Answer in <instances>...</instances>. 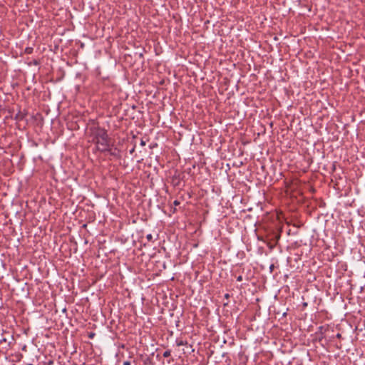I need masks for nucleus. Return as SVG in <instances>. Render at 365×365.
<instances>
[{
    "label": "nucleus",
    "mask_w": 365,
    "mask_h": 365,
    "mask_svg": "<svg viewBox=\"0 0 365 365\" xmlns=\"http://www.w3.org/2000/svg\"><path fill=\"white\" fill-rule=\"evenodd\" d=\"M93 138V142L96 145V149L101 152L110 151V138L107 130L100 126H95L91 128Z\"/></svg>",
    "instance_id": "obj_1"
},
{
    "label": "nucleus",
    "mask_w": 365,
    "mask_h": 365,
    "mask_svg": "<svg viewBox=\"0 0 365 365\" xmlns=\"http://www.w3.org/2000/svg\"><path fill=\"white\" fill-rule=\"evenodd\" d=\"M187 341H184V340H182V339H177L176 340V345L178 346H185V345H187Z\"/></svg>",
    "instance_id": "obj_2"
},
{
    "label": "nucleus",
    "mask_w": 365,
    "mask_h": 365,
    "mask_svg": "<svg viewBox=\"0 0 365 365\" xmlns=\"http://www.w3.org/2000/svg\"><path fill=\"white\" fill-rule=\"evenodd\" d=\"M33 51H34V49H33V48H32V47H26V48H25V53H26V54H31V53H33Z\"/></svg>",
    "instance_id": "obj_3"
},
{
    "label": "nucleus",
    "mask_w": 365,
    "mask_h": 365,
    "mask_svg": "<svg viewBox=\"0 0 365 365\" xmlns=\"http://www.w3.org/2000/svg\"><path fill=\"white\" fill-rule=\"evenodd\" d=\"M170 354H171L170 350H166V351H164L163 356L165 358H168V357H169L170 356Z\"/></svg>",
    "instance_id": "obj_4"
},
{
    "label": "nucleus",
    "mask_w": 365,
    "mask_h": 365,
    "mask_svg": "<svg viewBox=\"0 0 365 365\" xmlns=\"http://www.w3.org/2000/svg\"><path fill=\"white\" fill-rule=\"evenodd\" d=\"M95 336H96V334L94 332H89L88 334V336L89 339H93Z\"/></svg>",
    "instance_id": "obj_5"
},
{
    "label": "nucleus",
    "mask_w": 365,
    "mask_h": 365,
    "mask_svg": "<svg viewBox=\"0 0 365 365\" xmlns=\"http://www.w3.org/2000/svg\"><path fill=\"white\" fill-rule=\"evenodd\" d=\"M146 238H147L148 241H152L153 235L151 234H148V235H147Z\"/></svg>",
    "instance_id": "obj_6"
},
{
    "label": "nucleus",
    "mask_w": 365,
    "mask_h": 365,
    "mask_svg": "<svg viewBox=\"0 0 365 365\" xmlns=\"http://www.w3.org/2000/svg\"><path fill=\"white\" fill-rule=\"evenodd\" d=\"M108 153H110V155H113V156H116V155H116V153H115V151H113L111 149H110V151H108Z\"/></svg>",
    "instance_id": "obj_7"
},
{
    "label": "nucleus",
    "mask_w": 365,
    "mask_h": 365,
    "mask_svg": "<svg viewBox=\"0 0 365 365\" xmlns=\"http://www.w3.org/2000/svg\"><path fill=\"white\" fill-rule=\"evenodd\" d=\"M237 282H242V276L240 275L237 277Z\"/></svg>",
    "instance_id": "obj_8"
},
{
    "label": "nucleus",
    "mask_w": 365,
    "mask_h": 365,
    "mask_svg": "<svg viewBox=\"0 0 365 365\" xmlns=\"http://www.w3.org/2000/svg\"><path fill=\"white\" fill-rule=\"evenodd\" d=\"M123 365H130V362L129 361H125L123 362Z\"/></svg>",
    "instance_id": "obj_9"
},
{
    "label": "nucleus",
    "mask_w": 365,
    "mask_h": 365,
    "mask_svg": "<svg viewBox=\"0 0 365 365\" xmlns=\"http://www.w3.org/2000/svg\"><path fill=\"white\" fill-rule=\"evenodd\" d=\"M336 337L338 339L341 338V334L340 333L336 334Z\"/></svg>",
    "instance_id": "obj_10"
},
{
    "label": "nucleus",
    "mask_w": 365,
    "mask_h": 365,
    "mask_svg": "<svg viewBox=\"0 0 365 365\" xmlns=\"http://www.w3.org/2000/svg\"><path fill=\"white\" fill-rule=\"evenodd\" d=\"M140 145H141L142 146L145 145V141H143V140H141Z\"/></svg>",
    "instance_id": "obj_11"
},
{
    "label": "nucleus",
    "mask_w": 365,
    "mask_h": 365,
    "mask_svg": "<svg viewBox=\"0 0 365 365\" xmlns=\"http://www.w3.org/2000/svg\"><path fill=\"white\" fill-rule=\"evenodd\" d=\"M179 204H180V202L178 200H175L174 201V205H178Z\"/></svg>",
    "instance_id": "obj_12"
},
{
    "label": "nucleus",
    "mask_w": 365,
    "mask_h": 365,
    "mask_svg": "<svg viewBox=\"0 0 365 365\" xmlns=\"http://www.w3.org/2000/svg\"><path fill=\"white\" fill-rule=\"evenodd\" d=\"M225 297L226 299H229V297H230V294H229L228 293H226V294H225Z\"/></svg>",
    "instance_id": "obj_13"
},
{
    "label": "nucleus",
    "mask_w": 365,
    "mask_h": 365,
    "mask_svg": "<svg viewBox=\"0 0 365 365\" xmlns=\"http://www.w3.org/2000/svg\"><path fill=\"white\" fill-rule=\"evenodd\" d=\"M2 342H6V339H3L0 340V343L1 344Z\"/></svg>",
    "instance_id": "obj_14"
},
{
    "label": "nucleus",
    "mask_w": 365,
    "mask_h": 365,
    "mask_svg": "<svg viewBox=\"0 0 365 365\" xmlns=\"http://www.w3.org/2000/svg\"><path fill=\"white\" fill-rule=\"evenodd\" d=\"M134 151V148H133L130 152L132 153Z\"/></svg>",
    "instance_id": "obj_15"
},
{
    "label": "nucleus",
    "mask_w": 365,
    "mask_h": 365,
    "mask_svg": "<svg viewBox=\"0 0 365 365\" xmlns=\"http://www.w3.org/2000/svg\"><path fill=\"white\" fill-rule=\"evenodd\" d=\"M273 267H274V265H273V264H272V265L270 266V269H272L273 268Z\"/></svg>",
    "instance_id": "obj_16"
},
{
    "label": "nucleus",
    "mask_w": 365,
    "mask_h": 365,
    "mask_svg": "<svg viewBox=\"0 0 365 365\" xmlns=\"http://www.w3.org/2000/svg\"><path fill=\"white\" fill-rule=\"evenodd\" d=\"M323 329V327H320L319 329L322 330Z\"/></svg>",
    "instance_id": "obj_17"
}]
</instances>
